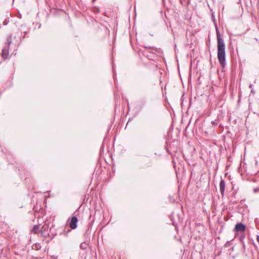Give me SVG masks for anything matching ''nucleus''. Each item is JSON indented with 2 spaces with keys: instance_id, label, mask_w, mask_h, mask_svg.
I'll return each instance as SVG.
<instances>
[{
  "instance_id": "1",
  "label": "nucleus",
  "mask_w": 259,
  "mask_h": 259,
  "mask_svg": "<svg viewBox=\"0 0 259 259\" xmlns=\"http://www.w3.org/2000/svg\"><path fill=\"white\" fill-rule=\"evenodd\" d=\"M217 48H218V61L223 68H225L226 62L225 44L224 39L221 37L219 32L217 33Z\"/></svg>"
},
{
  "instance_id": "2",
  "label": "nucleus",
  "mask_w": 259,
  "mask_h": 259,
  "mask_svg": "<svg viewBox=\"0 0 259 259\" xmlns=\"http://www.w3.org/2000/svg\"><path fill=\"white\" fill-rule=\"evenodd\" d=\"M12 36H10L7 39V45L5 46L2 50V57L6 60L9 57V49L10 44H11Z\"/></svg>"
},
{
  "instance_id": "3",
  "label": "nucleus",
  "mask_w": 259,
  "mask_h": 259,
  "mask_svg": "<svg viewBox=\"0 0 259 259\" xmlns=\"http://www.w3.org/2000/svg\"><path fill=\"white\" fill-rule=\"evenodd\" d=\"M77 221H78V220L76 217H75V216L72 217L71 218L70 221L69 223V227L72 229H74L76 228Z\"/></svg>"
},
{
  "instance_id": "4",
  "label": "nucleus",
  "mask_w": 259,
  "mask_h": 259,
  "mask_svg": "<svg viewBox=\"0 0 259 259\" xmlns=\"http://www.w3.org/2000/svg\"><path fill=\"white\" fill-rule=\"evenodd\" d=\"M235 230L237 232H243L245 230V226L242 223H238L236 225Z\"/></svg>"
},
{
  "instance_id": "5",
  "label": "nucleus",
  "mask_w": 259,
  "mask_h": 259,
  "mask_svg": "<svg viewBox=\"0 0 259 259\" xmlns=\"http://www.w3.org/2000/svg\"><path fill=\"white\" fill-rule=\"evenodd\" d=\"M220 192L222 195H224L225 189V183L223 180H221L220 183Z\"/></svg>"
},
{
  "instance_id": "6",
  "label": "nucleus",
  "mask_w": 259,
  "mask_h": 259,
  "mask_svg": "<svg viewBox=\"0 0 259 259\" xmlns=\"http://www.w3.org/2000/svg\"><path fill=\"white\" fill-rule=\"evenodd\" d=\"M41 248L40 244H33L32 248L34 250H39Z\"/></svg>"
},
{
  "instance_id": "7",
  "label": "nucleus",
  "mask_w": 259,
  "mask_h": 259,
  "mask_svg": "<svg viewBox=\"0 0 259 259\" xmlns=\"http://www.w3.org/2000/svg\"><path fill=\"white\" fill-rule=\"evenodd\" d=\"M32 232L34 233H37L38 231H39V228L38 226H34L32 230Z\"/></svg>"
},
{
  "instance_id": "8",
  "label": "nucleus",
  "mask_w": 259,
  "mask_h": 259,
  "mask_svg": "<svg viewBox=\"0 0 259 259\" xmlns=\"http://www.w3.org/2000/svg\"><path fill=\"white\" fill-rule=\"evenodd\" d=\"M88 246V244H81L80 245V247L83 249H86Z\"/></svg>"
},
{
  "instance_id": "9",
  "label": "nucleus",
  "mask_w": 259,
  "mask_h": 259,
  "mask_svg": "<svg viewBox=\"0 0 259 259\" xmlns=\"http://www.w3.org/2000/svg\"><path fill=\"white\" fill-rule=\"evenodd\" d=\"M253 191L254 193H256L257 192H259V187L254 188Z\"/></svg>"
},
{
  "instance_id": "10",
  "label": "nucleus",
  "mask_w": 259,
  "mask_h": 259,
  "mask_svg": "<svg viewBox=\"0 0 259 259\" xmlns=\"http://www.w3.org/2000/svg\"><path fill=\"white\" fill-rule=\"evenodd\" d=\"M9 22V21L6 19L4 21L3 24L4 25H6L8 24Z\"/></svg>"
},
{
  "instance_id": "11",
  "label": "nucleus",
  "mask_w": 259,
  "mask_h": 259,
  "mask_svg": "<svg viewBox=\"0 0 259 259\" xmlns=\"http://www.w3.org/2000/svg\"><path fill=\"white\" fill-rule=\"evenodd\" d=\"M257 241H258V242L259 243V235H258L257 236Z\"/></svg>"
},
{
  "instance_id": "12",
  "label": "nucleus",
  "mask_w": 259,
  "mask_h": 259,
  "mask_svg": "<svg viewBox=\"0 0 259 259\" xmlns=\"http://www.w3.org/2000/svg\"><path fill=\"white\" fill-rule=\"evenodd\" d=\"M249 87H250V88H252V84H250V86H249Z\"/></svg>"
},
{
  "instance_id": "13",
  "label": "nucleus",
  "mask_w": 259,
  "mask_h": 259,
  "mask_svg": "<svg viewBox=\"0 0 259 259\" xmlns=\"http://www.w3.org/2000/svg\"><path fill=\"white\" fill-rule=\"evenodd\" d=\"M96 0H93V2H95Z\"/></svg>"
}]
</instances>
